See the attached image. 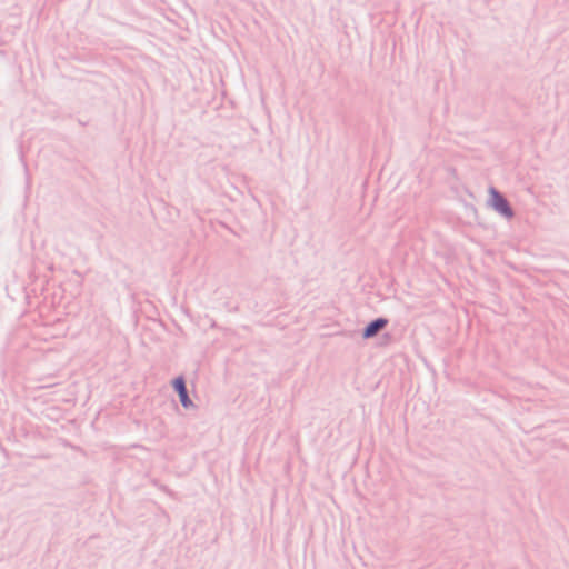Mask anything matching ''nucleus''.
Listing matches in <instances>:
<instances>
[{
    "label": "nucleus",
    "instance_id": "2",
    "mask_svg": "<svg viewBox=\"0 0 569 569\" xmlns=\"http://www.w3.org/2000/svg\"><path fill=\"white\" fill-rule=\"evenodd\" d=\"M173 388L177 390L180 397V401L184 408H189L192 406L191 400L187 395L186 383L183 378H177L173 380Z\"/></svg>",
    "mask_w": 569,
    "mask_h": 569
},
{
    "label": "nucleus",
    "instance_id": "3",
    "mask_svg": "<svg viewBox=\"0 0 569 569\" xmlns=\"http://www.w3.org/2000/svg\"><path fill=\"white\" fill-rule=\"evenodd\" d=\"M386 325H387V320L382 319V318H379V319L370 322L363 331V337L365 338L373 337L379 330L383 329L386 327Z\"/></svg>",
    "mask_w": 569,
    "mask_h": 569
},
{
    "label": "nucleus",
    "instance_id": "1",
    "mask_svg": "<svg viewBox=\"0 0 569 569\" xmlns=\"http://www.w3.org/2000/svg\"><path fill=\"white\" fill-rule=\"evenodd\" d=\"M491 204L492 207L499 211L501 214L510 218L512 216V211L506 201V199L499 194L495 189H490Z\"/></svg>",
    "mask_w": 569,
    "mask_h": 569
}]
</instances>
